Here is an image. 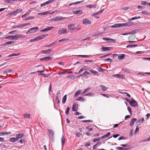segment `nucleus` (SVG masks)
<instances>
[{
	"label": "nucleus",
	"mask_w": 150,
	"mask_h": 150,
	"mask_svg": "<svg viewBox=\"0 0 150 150\" xmlns=\"http://www.w3.org/2000/svg\"><path fill=\"white\" fill-rule=\"evenodd\" d=\"M39 28L38 27H35L32 28H30L26 33V34H27L30 33H34L36 32L38 30Z\"/></svg>",
	"instance_id": "nucleus-1"
},
{
	"label": "nucleus",
	"mask_w": 150,
	"mask_h": 150,
	"mask_svg": "<svg viewBox=\"0 0 150 150\" xmlns=\"http://www.w3.org/2000/svg\"><path fill=\"white\" fill-rule=\"evenodd\" d=\"M48 135L49 137L52 139H54V131L52 129H49L48 130Z\"/></svg>",
	"instance_id": "nucleus-2"
},
{
	"label": "nucleus",
	"mask_w": 150,
	"mask_h": 150,
	"mask_svg": "<svg viewBox=\"0 0 150 150\" xmlns=\"http://www.w3.org/2000/svg\"><path fill=\"white\" fill-rule=\"evenodd\" d=\"M65 17H62V16L60 17H56L51 19V21H60L62 20H65Z\"/></svg>",
	"instance_id": "nucleus-3"
},
{
	"label": "nucleus",
	"mask_w": 150,
	"mask_h": 150,
	"mask_svg": "<svg viewBox=\"0 0 150 150\" xmlns=\"http://www.w3.org/2000/svg\"><path fill=\"white\" fill-rule=\"evenodd\" d=\"M103 39L106 41L107 42L109 43H110L111 42L115 43L116 42L115 40L114 39L112 38H103Z\"/></svg>",
	"instance_id": "nucleus-4"
},
{
	"label": "nucleus",
	"mask_w": 150,
	"mask_h": 150,
	"mask_svg": "<svg viewBox=\"0 0 150 150\" xmlns=\"http://www.w3.org/2000/svg\"><path fill=\"white\" fill-rule=\"evenodd\" d=\"M68 33V31L66 29L62 28L59 30L58 33L59 35H61L62 34L67 33Z\"/></svg>",
	"instance_id": "nucleus-5"
},
{
	"label": "nucleus",
	"mask_w": 150,
	"mask_h": 150,
	"mask_svg": "<svg viewBox=\"0 0 150 150\" xmlns=\"http://www.w3.org/2000/svg\"><path fill=\"white\" fill-rule=\"evenodd\" d=\"M129 104L132 106L134 107H136L137 105V104L136 101L133 98L132 100L131 101V102L129 103Z\"/></svg>",
	"instance_id": "nucleus-6"
},
{
	"label": "nucleus",
	"mask_w": 150,
	"mask_h": 150,
	"mask_svg": "<svg viewBox=\"0 0 150 150\" xmlns=\"http://www.w3.org/2000/svg\"><path fill=\"white\" fill-rule=\"evenodd\" d=\"M83 24L88 25L91 24V22L89 19L85 18L83 19Z\"/></svg>",
	"instance_id": "nucleus-7"
},
{
	"label": "nucleus",
	"mask_w": 150,
	"mask_h": 150,
	"mask_svg": "<svg viewBox=\"0 0 150 150\" xmlns=\"http://www.w3.org/2000/svg\"><path fill=\"white\" fill-rule=\"evenodd\" d=\"M78 105L76 103H74L72 106V110L74 111H77L78 109Z\"/></svg>",
	"instance_id": "nucleus-8"
},
{
	"label": "nucleus",
	"mask_w": 150,
	"mask_h": 150,
	"mask_svg": "<svg viewBox=\"0 0 150 150\" xmlns=\"http://www.w3.org/2000/svg\"><path fill=\"white\" fill-rule=\"evenodd\" d=\"M52 59V57H45L43 58H41L40 59V61H47L51 60Z\"/></svg>",
	"instance_id": "nucleus-9"
},
{
	"label": "nucleus",
	"mask_w": 150,
	"mask_h": 150,
	"mask_svg": "<svg viewBox=\"0 0 150 150\" xmlns=\"http://www.w3.org/2000/svg\"><path fill=\"white\" fill-rule=\"evenodd\" d=\"M52 51V50L51 49H49L47 50H42L41 51V52H42L43 54H50Z\"/></svg>",
	"instance_id": "nucleus-10"
},
{
	"label": "nucleus",
	"mask_w": 150,
	"mask_h": 150,
	"mask_svg": "<svg viewBox=\"0 0 150 150\" xmlns=\"http://www.w3.org/2000/svg\"><path fill=\"white\" fill-rule=\"evenodd\" d=\"M54 13V12H53L51 13H49V11H47L45 12H42V13H38V15H47L48 14H53Z\"/></svg>",
	"instance_id": "nucleus-11"
},
{
	"label": "nucleus",
	"mask_w": 150,
	"mask_h": 150,
	"mask_svg": "<svg viewBox=\"0 0 150 150\" xmlns=\"http://www.w3.org/2000/svg\"><path fill=\"white\" fill-rule=\"evenodd\" d=\"M24 135V134L23 133H19L18 134H17L16 135V137L18 141L19 139L21 138L22 137H23Z\"/></svg>",
	"instance_id": "nucleus-12"
},
{
	"label": "nucleus",
	"mask_w": 150,
	"mask_h": 150,
	"mask_svg": "<svg viewBox=\"0 0 150 150\" xmlns=\"http://www.w3.org/2000/svg\"><path fill=\"white\" fill-rule=\"evenodd\" d=\"M82 10H76L73 11V13L74 14H81L83 13Z\"/></svg>",
	"instance_id": "nucleus-13"
},
{
	"label": "nucleus",
	"mask_w": 150,
	"mask_h": 150,
	"mask_svg": "<svg viewBox=\"0 0 150 150\" xmlns=\"http://www.w3.org/2000/svg\"><path fill=\"white\" fill-rule=\"evenodd\" d=\"M113 77H115L118 78L123 79L124 77V76L122 74H115L112 76Z\"/></svg>",
	"instance_id": "nucleus-14"
},
{
	"label": "nucleus",
	"mask_w": 150,
	"mask_h": 150,
	"mask_svg": "<svg viewBox=\"0 0 150 150\" xmlns=\"http://www.w3.org/2000/svg\"><path fill=\"white\" fill-rule=\"evenodd\" d=\"M75 25L74 24H71L70 25H68V27L69 29H70L71 30H74L76 28H75Z\"/></svg>",
	"instance_id": "nucleus-15"
},
{
	"label": "nucleus",
	"mask_w": 150,
	"mask_h": 150,
	"mask_svg": "<svg viewBox=\"0 0 150 150\" xmlns=\"http://www.w3.org/2000/svg\"><path fill=\"white\" fill-rule=\"evenodd\" d=\"M112 49V48L111 47H102V50H103V51H104L110 50Z\"/></svg>",
	"instance_id": "nucleus-16"
},
{
	"label": "nucleus",
	"mask_w": 150,
	"mask_h": 150,
	"mask_svg": "<svg viewBox=\"0 0 150 150\" xmlns=\"http://www.w3.org/2000/svg\"><path fill=\"white\" fill-rule=\"evenodd\" d=\"M120 23H117L115 25L111 26L110 27L112 28H119L121 27Z\"/></svg>",
	"instance_id": "nucleus-17"
},
{
	"label": "nucleus",
	"mask_w": 150,
	"mask_h": 150,
	"mask_svg": "<svg viewBox=\"0 0 150 150\" xmlns=\"http://www.w3.org/2000/svg\"><path fill=\"white\" fill-rule=\"evenodd\" d=\"M14 42V41H9L8 42H6L4 44H1V45L2 46H4L6 45H10L13 43Z\"/></svg>",
	"instance_id": "nucleus-18"
},
{
	"label": "nucleus",
	"mask_w": 150,
	"mask_h": 150,
	"mask_svg": "<svg viewBox=\"0 0 150 150\" xmlns=\"http://www.w3.org/2000/svg\"><path fill=\"white\" fill-rule=\"evenodd\" d=\"M137 120L136 118H133L132 120H131L130 123V125L131 126H132L134 124V122H135L137 121Z\"/></svg>",
	"instance_id": "nucleus-19"
},
{
	"label": "nucleus",
	"mask_w": 150,
	"mask_h": 150,
	"mask_svg": "<svg viewBox=\"0 0 150 150\" xmlns=\"http://www.w3.org/2000/svg\"><path fill=\"white\" fill-rule=\"evenodd\" d=\"M125 56V54H122L118 56V58L120 60L123 59H124Z\"/></svg>",
	"instance_id": "nucleus-20"
},
{
	"label": "nucleus",
	"mask_w": 150,
	"mask_h": 150,
	"mask_svg": "<svg viewBox=\"0 0 150 150\" xmlns=\"http://www.w3.org/2000/svg\"><path fill=\"white\" fill-rule=\"evenodd\" d=\"M9 141L11 142H14L18 141V140L16 137H12L10 139Z\"/></svg>",
	"instance_id": "nucleus-21"
},
{
	"label": "nucleus",
	"mask_w": 150,
	"mask_h": 150,
	"mask_svg": "<svg viewBox=\"0 0 150 150\" xmlns=\"http://www.w3.org/2000/svg\"><path fill=\"white\" fill-rule=\"evenodd\" d=\"M61 142L62 146H63L65 142V139L63 135H62V137L61 138Z\"/></svg>",
	"instance_id": "nucleus-22"
},
{
	"label": "nucleus",
	"mask_w": 150,
	"mask_h": 150,
	"mask_svg": "<svg viewBox=\"0 0 150 150\" xmlns=\"http://www.w3.org/2000/svg\"><path fill=\"white\" fill-rule=\"evenodd\" d=\"M86 7H88L90 8H96V5H88L86 6Z\"/></svg>",
	"instance_id": "nucleus-23"
},
{
	"label": "nucleus",
	"mask_w": 150,
	"mask_h": 150,
	"mask_svg": "<svg viewBox=\"0 0 150 150\" xmlns=\"http://www.w3.org/2000/svg\"><path fill=\"white\" fill-rule=\"evenodd\" d=\"M30 12L31 11L29 10L25 14L22 16V17L23 18L24 17L28 16L30 13Z\"/></svg>",
	"instance_id": "nucleus-24"
},
{
	"label": "nucleus",
	"mask_w": 150,
	"mask_h": 150,
	"mask_svg": "<svg viewBox=\"0 0 150 150\" xmlns=\"http://www.w3.org/2000/svg\"><path fill=\"white\" fill-rule=\"evenodd\" d=\"M67 95H65L62 98V103L63 104H64L66 102V101L67 100Z\"/></svg>",
	"instance_id": "nucleus-25"
},
{
	"label": "nucleus",
	"mask_w": 150,
	"mask_h": 150,
	"mask_svg": "<svg viewBox=\"0 0 150 150\" xmlns=\"http://www.w3.org/2000/svg\"><path fill=\"white\" fill-rule=\"evenodd\" d=\"M16 15V14L15 11H14L13 12H11V13H8L6 15V16H13Z\"/></svg>",
	"instance_id": "nucleus-26"
},
{
	"label": "nucleus",
	"mask_w": 150,
	"mask_h": 150,
	"mask_svg": "<svg viewBox=\"0 0 150 150\" xmlns=\"http://www.w3.org/2000/svg\"><path fill=\"white\" fill-rule=\"evenodd\" d=\"M8 72L12 73H13V71L12 70L8 69L4 71V74H7V73Z\"/></svg>",
	"instance_id": "nucleus-27"
},
{
	"label": "nucleus",
	"mask_w": 150,
	"mask_h": 150,
	"mask_svg": "<svg viewBox=\"0 0 150 150\" xmlns=\"http://www.w3.org/2000/svg\"><path fill=\"white\" fill-rule=\"evenodd\" d=\"M11 134L10 132H3L0 133V136L4 135H8Z\"/></svg>",
	"instance_id": "nucleus-28"
},
{
	"label": "nucleus",
	"mask_w": 150,
	"mask_h": 150,
	"mask_svg": "<svg viewBox=\"0 0 150 150\" xmlns=\"http://www.w3.org/2000/svg\"><path fill=\"white\" fill-rule=\"evenodd\" d=\"M144 121V118H141L137 122V123L138 125H139L141 123H142Z\"/></svg>",
	"instance_id": "nucleus-29"
},
{
	"label": "nucleus",
	"mask_w": 150,
	"mask_h": 150,
	"mask_svg": "<svg viewBox=\"0 0 150 150\" xmlns=\"http://www.w3.org/2000/svg\"><path fill=\"white\" fill-rule=\"evenodd\" d=\"M83 1H83V0L81 1L76 2L74 3H72L71 4H69V5H76L77 4H80L81 3H82Z\"/></svg>",
	"instance_id": "nucleus-30"
},
{
	"label": "nucleus",
	"mask_w": 150,
	"mask_h": 150,
	"mask_svg": "<svg viewBox=\"0 0 150 150\" xmlns=\"http://www.w3.org/2000/svg\"><path fill=\"white\" fill-rule=\"evenodd\" d=\"M23 10L21 8H19L15 11L16 14H17L18 13H19L21 12Z\"/></svg>",
	"instance_id": "nucleus-31"
},
{
	"label": "nucleus",
	"mask_w": 150,
	"mask_h": 150,
	"mask_svg": "<svg viewBox=\"0 0 150 150\" xmlns=\"http://www.w3.org/2000/svg\"><path fill=\"white\" fill-rule=\"evenodd\" d=\"M90 71L93 74V75L98 76V73L97 71L93 70H90Z\"/></svg>",
	"instance_id": "nucleus-32"
},
{
	"label": "nucleus",
	"mask_w": 150,
	"mask_h": 150,
	"mask_svg": "<svg viewBox=\"0 0 150 150\" xmlns=\"http://www.w3.org/2000/svg\"><path fill=\"white\" fill-rule=\"evenodd\" d=\"M100 86L103 91H105L107 90V88L105 86L101 85Z\"/></svg>",
	"instance_id": "nucleus-33"
},
{
	"label": "nucleus",
	"mask_w": 150,
	"mask_h": 150,
	"mask_svg": "<svg viewBox=\"0 0 150 150\" xmlns=\"http://www.w3.org/2000/svg\"><path fill=\"white\" fill-rule=\"evenodd\" d=\"M81 90H80L78 91L75 94L74 96L75 97L77 96L81 93Z\"/></svg>",
	"instance_id": "nucleus-34"
},
{
	"label": "nucleus",
	"mask_w": 150,
	"mask_h": 150,
	"mask_svg": "<svg viewBox=\"0 0 150 150\" xmlns=\"http://www.w3.org/2000/svg\"><path fill=\"white\" fill-rule=\"evenodd\" d=\"M75 134L78 137H80L82 135V134L81 133L78 132H75Z\"/></svg>",
	"instance_id": "nucleus-35"
},
{
	"label": "nucleus",
	"mask_w": 150,
	"mask_h": 150,
	"mask_svg": "<svg viewBox=\"0 0 150 150\" xmlns=\"http://www.w3.org/2000/svg\"><path fill=\"white\" fill-rule=\"evenodd\" d=\"M116 149H118L119 150H127L128 149V148L126 149L122 147H117L116 148Z\"/></svg>",
	"instance_id": "nucleus-36"
},
{
	"label": "nucleus",
	"mask_w": 150,
	"mask_h": 150,
	"mask_svg": "<svg viewBox=\"0 0 150 150\" xmlns=\"http://www.w3.org/2000/svg\"><path fill=\"white\" fill-rule=\"evenodd\" d=\"M76 100L81 102H83L85 100V99L81 97H79L78 99H77Z\"/></svg>",
	"instance_id": "nucleus-37"
},
{
	"label": "nucleus",
	"mask_w": 150,
	"mask_h": 150,
	"mask_svg": "<svg viewBox=\"0 0 150 150\" xmlns=\"http://www.w3.org/2000/svg\"><path fill=\"white\" fill-rule=\"evenodd\" d=\"M24 117L25 118H28V119L30 118V114H24Z\"/></svg>",
	"instance_id": "nucleus-38"
},
{
	"label": "nucleus",
	"mask_w": 150,
	"mask_h": 150,
	"mask_svg": "<svg viewBox=\"0 0 150 150\" xmlns=\"http://www.w3.org/2000/svg\"><path fill=\"white\" fill-rule=\"evenodd\" d=\"M12 40H17L18 38V35H17V34L16 35H12Z\"/></svg>",
	"instance_id": "nucleus-39"
},
{
	"label": "nucleus",
	"mask_w": 150,
	"mask_h": 150,
	"mask_svg": "<svg viewBox=\"0 0 150 150\" xmlns=\"http://www.w3.org/2000/svg\"><path fill=\"white\" fill-rule=\"evenodd\" d=\"M91 89V88L89 87L88 88L85 89L84 90L82 91L81 92V94H84L85 93H86L90 89Z\"/></svg>",
	"instance_id": "nucleus-40"
},
{
	"label": "nucleus",
	"mask_w": 150,
	"mask_h": 150,
	"mask_svg": "<svg viewBox=\"0 0 150 150\" xmlns=\"http://www.w3.org/2000/svg\"><path fill=\"white\" fill-rule=\"evenodd\" d=\"M110 134V132H108L105 135L103 136L101 138V139H103V138L106 137H108Z\"/></svg>",
	"instance_id": "nucleus-41"
},
{
	"label": "nucleus",
	"mask_w": 150,
	"mask_h": 150,
	"mask_svg": "<svg viewBox=\"0 0 150 150\" xmlns=\"http://www.w3.org/2000/svg\"><path fill=\"white\" fill-rule=\"evenodd\" d=\"M137 46V45H128L127 46V48L135 47Z\"/></svg>",
	"instance_id": "nucleus-42"
},
{
	"label": "nucleus",
	"mask_w": 150,
	"mask_h": 150,
	"mask_svg": "<svg viewBox=\"0 0 150 150\" xmlns=\"http://www.w3.org/2000/svg\"><path fill=\"white\" fill-rule=\"evenodd\" d=\"M94 95V94L92 93H90L88 94H86L84 95V96H93Z\"/></svg>",
	"instance_id": "nucleus-43"
},
{
	"label": "nucleus",
	"mask_w": 150,
	"mask_h": 150,
	"mask_svg": "<svg viewBox=\"0 0 150 150\" xmlns=\"http://www.w3.org/2000/svg\"><path fill=\"white\" fill-rule=\"evenodd\" d=\"M141 18V17L139 16L138 17H134L131 18L130 20V19L129 20V21H132V20H134L135 19H139V18Z\"/></svg>",
	"instance_id": "nucleus-44"
},
{
	"label": "nucleus",
	"mask_w": 150,
	"mask_h": 150,
	"mask_svg": "<svg viewBox=\"0 0 150 150\" xmlns=\"http://www.w3.org/2000/svg\"><path fill=\"white\" fill-rule=\"evenodd\" d=\"M142 13L143 14L146 15H148L150 14V13L149 12H148L146 11H142Z\"/></svg>",
	"instance_id": "nucleus-45"
},
{
	"label": "nucleus",
	"mask_w": 150,
	"mask_h": 150,
	"mask_svg": "<svg viewBox=\"0 0 150 150\" xmlns=\"http://www.w3.org/2000/svg\"><path fill=\"white\" fill-rule=\"evenodd\" d=\"M55 43H56V42H54L52 43L51 44H49L48 45H46L45 46V47H50L52 46H53V45H55Z\"/></svg>",
	"instance_id": "nucleus-46"
},
{
	"label": "nucleus",
	"mask_w": 150,
	"mask_h": 150,
	"mask_svg": "<svg viewBox=\"0 0 150 150\" xmlns=\"http://www.w3.org/2000/svg\"><path fill=\"white\" fill-rule=\"evenodd\" d=\"M5 39H8L9 40H12V35H10L7 37H5L4 38Z\"/></svg>",
	"instance_id": "nucleus-47"
},
{
	"label": "nucleus",
	"mask_w": 150,
	"mask_h": 150,
	"mask_svg": "<svg viewBox=\"0 0 150 150\" xmlns=\"http://www.w3.org/2000/svg\"><path fill=\"white\" fill-rule=\"evenodd\" d=\"M20 53H17L16 54H10L8 55V57H10L13 56H18L20 55Z\"/></svg>",
	"instance_id": "nucleus-48"
},
{
	"label": "nucleus",
	"mask_w": 150,
	"mask_h": 150,
	"mask_svg": "<svg viewBox=\"0 0 150 150\" xmlns=\"http://www.w3.org/2000/svg\"><path fill=\"white\" fill-rule=\"evenodd\" d=\"M16 1V0H4V1L6 3H10Z\"/></svg>",
	"instance_id": "nucleus-49"
},
{
	"label": "nucleus",
	"mask_w": 150,
	"mask_h": 150,
	"mask_svg": "<svg viewBox=\"0 0 150 150\" xmlns=\"http://www.w3.org/2000/svg\"><path fill=\"white\" fill-rule=\"evenodd\" d=\"M105 61H107L108 62L110 63V64L112 62V61L111 59H110V58L107 59L105 60H104Z\"/></svg>",
	"instance_id": "nucleus-50"
},
{
	"label": "nucleus",
	"mask_w": 150,
	"mask_h": 150,
	"mask_svg": "<svg viewBox=\"0 0 150 150\" xmlns=\"http://www.w3.org/2000/svg\"><path fill=\"white\" fill-rule=\"evenodd\" d=\"M21 28V25H16L13 27V29H15L17 28Z\"/></svg>",
	"instance_id": "nucleus-51"
},
{
	"label": "nucleus",
	"mask_w": 150,
	"mask_h": 150,
	"mask_svg": "<svg viewBox=\"0 0 150 150\" xmlns=\"http://www.w3.org/2000/svg\"><path fill=\"white\" fill-rule=\"evenodd\" d=\"M129 22H127L128 26H130L134 24V23L132 22H130V21H129Z\"/></svg>",
	"instance_id": "nucleus-52"
},
{
	"label": "nucleus",
	"mask_w": 150,
	"mask_h": 150,
	"mask_svg": "<svg viewBox=\"0 0 150 150\" xmlns=\"http://www.w3.org/2000/svg\"><path fill=\"white\" fill-rule=\"evenodd\" d=\"M42 73V72L40 73V74L41 75L43 76L44 77H48V76H50V75L49 74H45Z\"/></svg>",
	"instance_id": "nucleus-53"
},
{
	"label": "nucleus",
	"mask_w": 150,
	"mask_h": 150,
	"mask_svg": "<svg viewBox=\"0 0 150 150\" xmlns=\"http://www.w3.org/2000/svg\"><path fill=\"white\" fill-rule=\"evenodd\" d=\"M48 35V34H45L40 36L41 40L44 38L45 37L47 36Z\"/></svg>",
	"instance_id": "nucleus-54"
},
{
	"label": "nucleus",
	"mask_w": 150,
	"mask_h": 150,
	"mask_svg": "<svg viewBox=\"0 0 150 150\" xmlns=\"http://www.w3.org/2000/svg\"><path fill=\"white\" fill-rule=\"evenodd\" d=\"M18 38H23L25 37V36L24 35H19L17 34Z\"/></svg>",
	"instance_id": "nucleus-55"
},
{
	"label": "nucleus",
	"mask_w": 150,
	"mask_h": 150,
	"mask_svg": "<svg viewBox=\"0 0 150 150\" xmlns=\"http://www.w3.org/2000/svg\"><path fill=\"white\" fill-rule=\"evenodd\" d=\"M44 71V70H42V71H35V72H31V73H30V74H34V73H36L37 72V73H39V72L42 73V72H43Z\"/></svg>",
	"instance_id": "nucleus-56"
},
{
	"label": "nucleus",
	"mask_w": 150,
	"mask_h": 150,
	"mask_svg": "<svg viewBox=\"0 0 150 150\" xmlns=\"http://www.w3.org/2000/svg\"><path fill=\"white\" fill-rule=\"evenodd\" d=\"M70 108L69 107L67 108V109L66 111V113L67 115H68L69 112Z\"/></svg>",
	"instance_id": "nucleus-57"
},
{
	"label": "nucleus",
	"mask_w": 150,
	"mask_h": 150,
	"mask_svg": "<svg viewBox=\"0 0 150 150\" xmlns=\"http://www.w3.org/2000/svg\"><path fill=\"white\" fill-rule=\"evenodd\" d=\"M54 27L52 26H51L50 27H48L46 28L47 31L50 30L51 29H53L54 28Z\"/></svg>",
	"instance_id": "nucleus-58"
},
{
	"label": "nucleus",
	"mask_w": 150,
	"mask_h": 150,
	"mask_svg": "<svg viewBox=\"0 0 150 150\" xmlns=\"http://www.w3.org/2000/svg\"><path fill=\"white\" fill-rule=\"evenodd\" d=\"M121 24V26H128V24L127 23H120Z\"/></svg>",
	"instance_id": "nucleus-59"
},
{
	"label": "nucleus",
	"mask_w": 150,
	"mask_h": 150,
	"mask_svg": "<svg viewBox=\"0 0 150 150\" xmlns=\"http://www.w3.org/2000/svg\"><path fill=\"white\" fill-rule=\"evenodd\" d=\"M90 74V73L88 72L87 71H85L84 73L83 74V76L84 77L87 76V75L89 74Z\"/></svg>",
	"instance_id": "nucleus-60"
},
{
	"label": "nucleus",
	"mask_w": 150,
	"mask_h": 150,
	"mask_svg": "<svg viewBox=\"0 0 150 150\" xmlns=\"http://www.w3.org/2000/svg\"><path fill=\"white\" fill-rule=\"evenodd\" d=\"M34 18L35 17L34 16H30L28 18L25 19V20H32L34 19Z\"/></svg>",
	"instance_id": "nucleus-61"
},
{
	"label": "nucleus",
	"mask_w": 150,
	"mask_h": 150,
	"mask_svg": "<svg viewBox=\"0 0 150 150\" xmlns=\"http://www.w3.org/2000/svg\"><path fill=\"white\" fill-rule=\"evenodd\" d=\"M101 138H99L98 139H93L92 141L94 142H96L97 141H99L100 139Z\"/></svg>",
	"instance_id": "nucleus-62"
},
{
	"label": "nucleus",
	"mask_w": 150,
	"mask_h": 150,
	"mask_svg": "<svg viewBox=\"0 0 150 150\" xmlns=\"http://www.w3.org/2000/svg\"><path fill=\"white\" fill-rule=\"evenodd\" d=\"M51 86H52V84L50 83V84L49 89H48L49 93V94H50V92H51V88H52Z\"/></svg>",
	"instance_id": "nucleus-63"
},
{
	"label": "nucleus",
	"mask_w": 150,
	"mask_h": 150,
	"mask_svg": "<svg viewBox=\"0 0 150 150\" xmlns=\"http://www.w3.org/2000/svg\"><path fill=\"white\" fill-rule=\"evenodd\" d=\"M138 30V29H135L134 30H132L131 32L132 33H133V34H135Z\"/></svg>",
	"instance_id": "nucleus-64"
}]
</instances>
